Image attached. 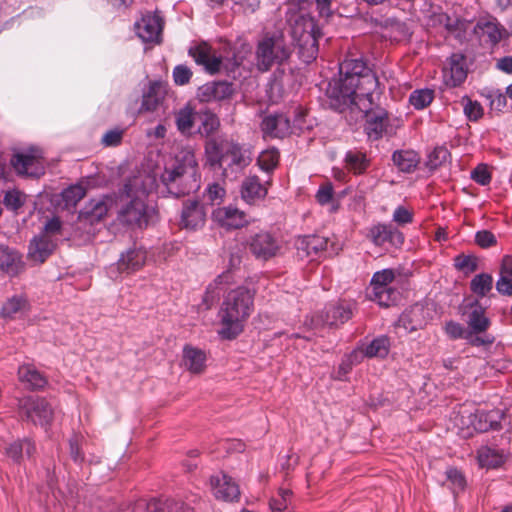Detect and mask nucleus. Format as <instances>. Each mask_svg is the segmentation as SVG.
<instances>
[{"instance_id":"nucleus-49","label":"nucleus","mask_w":512,"mask_h":512,"mask_svg":"<svg viewBox=\"0 0 512 512\" xmlns=\"http://www.w3.org/2000/svg\"><path fill=\"white\" fill-rule=\"evenodd\" d=\"M26 201V195L19 190H9L4 196L3 203L5 207L12 211L19 210Z\"/></svg>"},{"instance_id":"nucleus-53","label":"nucleus","mask_w":512,"mask_h":512,"mask_svg":"<svg viewBox=\"0 0 512 512\" xmlns=\"http://www.w3.org/2000/svg\"><path fill=\"white\" fill-rule=\"evenodd\" d=\"M124 135V129L114 128L106 131L102 138L101 144L105 147H116L121 144Z\"/></svg>"},{"instance_id":"nucleus-39","label":"nucleus","mask_w":512,"mask_h":512,"mask_svg":"<svg viewBox=\"0 0 512 512\" xmlns=\"http://www.w3.org/2000/svg\"><path fill=\"white\" fill-rule=\"evenodd\" d=\"M293 492L287 488H279L278 497L271 498L269 507L272 512H291Z\"/></svg>"},{"instance_id":"nucleus-28","label":"nucleus","mask_w":512,"mask_h":512,"mask_svg":"<svg viewBox=\"0 0 512 512\" xmlns=\"http://www.w3.org/2000/svg\"><path fill=\"white\" fill-rule=\"evenodd\" d=\"M435 19L439 25L453 35L459 41H463L466 37V31L468 30L471 22L460 18L456 15H449L447 13H439L435 16Z\"/></svg>"},{"instance_id":"nucleus-34","label":"nucleus","mask_w":512,"mask_h":512,"mask_svg":"<svg viewBox=\"0 0 512 512\" xmlns=\"http://www.w3.org/2000/svg\"><path fill=\"white\" fill-rule=\"evenodd\" d=\"M392 160L398 169L405 173L413 172L420 162L419 155L413 150L395 151Z\"/></svg>"},{"instance_id":"nucleus-5","label":"nucleus","mask_w":512,"mask_h":512,"mask_svg":"<svg viewBox=\"0 0 512 512\" xmlns=\"http://www.w3.org/2000/svg\"><path fill=\"white\" fill-rule=\"evenodd\" d=\"M291 54L282 36L265 37L259 41L256 49L257 67L266 72L275 64H282Z\"/></svg>"},{"instance_id":"nucleus-44","label":"nucleus","mask_w":512,"mask_h":512,"mask_svg":"<svg viewBox=\"0 0 512 512\" xmlns=\"http://www.w3.org/2000/svg\"><path fill=\"white\" fill-rule=\"evenodd\" d=\"M395 279V272L393 269H383L374 273L370 282V291L379 290L382 288L390 287L389 285Z\"/></svg>"},{"instance_id":"nucleus-10","label":"nucleus","mask_w":512,"mask_h":512,"mask_svg":"<svg viewBox=\"0 0 512 512\" xmlns=\"http://www.w3.org/2000/svg\"><path fill=\"white\" fill-rule=\"evenodd\" d=\"M118 220L128 226L142 228L148 224V213L145 202L134 198L124 205L119 213Z\"/></svg>"},{"instance_id":"nucleus-4","label":"nucleus","mask_w":512,"mask_h":512,"mask_svg":"<svg viewBox=\"0 0 512 512\" xmlns=\"http://www.w3.org/2000/svg\"><path fill=\"white\" fill-rule=\"evenodd\" d=\"M207 163L215 168L240 172L252 162L251 151L232 138H209L204 145Z\"/></svg>"},{"instance_id":"nucleus-31","label":"nucleus","mask_w":512,"mask_h":512,"mask_svg":"<svg viewBox=\"0 0 512 512\" xmlns=\"http://www.w3.org/2000/svg\"><path fill=\"white\" fill-rule=\"evenodd\" d=\"M18 378L28 389L38 390L44 388L47 378L33 365L23 364L18 369Z\"/></svg>"},{"instance_id":"nucleus-33","label":"nucleus","mask_w":512,"mask_h":512,"mask_svg":"<svg viewBox=\"0 0 512 512\" xmlns=\"http://www.w3.org/2000/svg\"><path fill=\"white\" fill-rule=\"evenodd\" d=\"M448 64L450 71L449 83L452 86L460 85L467 77L465 57L460 53H454L449 58Z\"/></svg>"},{"instance_id":"nucleus-40","label":"nucleus","mask_w":512,"mask_h":512,"mask_svg":"<svg viewBox=\"0 0 512 512\" xmlns=\"http://www.w3.org/2000/svg\"><path fill=\"white\" fill-rule=\"evenodd\" d=\"M369 298L377 302L380 306L389 307L397 302L399 292L392 287H386L369 291Z\"/></svg>"},{"instance_id":"nucleus-13","label":"nucleus","mask_w":512,"mask_h":512,"mask_svg":"<svg viewBox=\"0 0 512 512\" xmlns=\"http://www.w3.org/2000/svg\"><path fill=\"white\" fill-rule=\"evenodd\" d=\"M271 184L272 179L269 175L264 180L257 175H249L242 182L241 196L247 203H254L266 197Z\"/></svg>"},{"instance_id":"nucleus-15","label":"nucleus","mask_w":512,"mask_h":512,"mask_svg":"<svg viewBox=\"0 0 512 512\" xmlns=\"http://www.w3.org/2000/svg\"><path fill=\"white\" fill-rule=\"evenodd\" d=\"M212 218L218 225L227 230L239 229L248 223L245 212L232 206L215 209L212 213Z\"/></svg>"},{"instance_id":"nucleus-27","label":"nucleus","mask_w":512,"mask_h":512,"mask_svg":"<svg viewBox=\"0 0 512 512\" xmlns=\"http://www.w3.org/2000/svg\"><path fill=\"white\" fill-rule=\"evenodd\" d=\"M352 317V309L349 304L335 303L329 304L320 315L324 325L338 326L344 324Z\"/></svg>"},{"instance_id":"nucleus-37","label":"nucleus","mask_w":512,"mask_h":512,"mask_svg":"<svg viewBox=\"0 0 512 512\" xmlns=\"http://www.w3.org/2000/svg\"><path fill=\"white\" fill-rule=\"evenodd\" d=\"M346 168L354 174H362L370 165L366 153L359 150H349L345 155Z\"/></svg>"},{"instance_id":"nucleus-64","label":"nucleus","mask_w":512,"mask_h":512,"mask_svg":"<svg viewBox=\"0 0 512 512\" xmlns=\"http://www.w3.org/2000/svg\"><path fill=\"white\" fill-rule=\"evenodd\" d=\"M206 193L208 199L213 204L223 199L225 195V189L218 183H212L207 187Z\"/></svg>"},{"instance_id":"nucleus-25","label":"nucleus","mask_w":512,"mask_h":512,"mask_svg":"<svg viewBox=\"0 0 512 512\" xmlns=\"http://www.w3.org/2000/svg\"><path fill=\"white\" fill-rule=\"evenodd\" d=\"M166 85L161 81L150 82L147 91L143 93L139 113L154 112L166 96Z\"/></svg>"},{"instance_id":"nucleus-17","label":"nucleus","mask_w":512,"mask_h":512,"mask_svg":"<svg viewBox=\"0 0 512 512\" xmlns=\"http://www.w3.org/2000/svg\"><path fill=\"white\" fill-rule=\"evenodd\" d=\"M147 260V252L143 247L133 246L121 253L116 267L120 273L131 274L141 270Z\"/></svg>"},{"instance_id":"nucleus-8","label":"nucleus","mask_w":512,"mask_h":512,"mask_svg":"<svg viewBox=\"0 0 512 512\" xmlns=\"http://www.w3.org/2000/svg\"><path fill=\"white\" fill-rule=\"evenodd\" d=\"M248 247L255 258L263 261L277 256L281 249L279 240L267 231L252 235L248 241Z\"/></svg>"},{"instance_id":"nucleus-32","label":"nucleus","mask_w":512,"mask_h":512,"mask_svg":"<svg viewBox=\"0 0 512 512\" xmlns=\"http://www.w3.org/2000/svg\"><path fill=\"white\" fill-rule=\"evenodd\" d=\"M200 125L198 127V133L205 137L206 140L214 138L212 135L220 128L219 117L209 109H205L199 112ZM217 138H224L218 136Z\"/></svg>"},{"instance_id":"nucleus-50","label":"nucleus","mask_w":512,"mask_h":512,"mask_svg":"<svg viewBox=\"0 0 512 512\" xmlns=\"http://www.w3.org/2000/svg\"><path fill=\"white\" fill-rule=\"evenodd\" d=\"M450 156L449 151L445 147H436L430 154L427 160V167L430 170H436L443 163H445Z\"/></svg>"},{"instance_id":"nucleus-11","label":"nucleus","mask_w":512,"mask_h":512,"mask_svg":"<svg viewBox=\"0 0 512 512\" xmlns=\"http://www.w3.org/2000/svg\"><path fill=\"white\" fill-rule=\"evenodd\" d=\"M260 129L264 138L282 139L292 133L291 121L284 113L265 115L262 118Z\"/></svg>"},{"instance_id":"nucleus-41","label":"nucleus","mask_w":512,"mask_h":512,"mask_svg":"<svg viewBox=\"0 0 512 512\" xmlns=\"http://www.w3.org/2000/svg\"><path fill=\"white\" fill-rule=\"evenodd\" d=\"M390 348V342L388 337L381 336L375 338L368 344L364 350V354L367 357H380L384 358L388 355Z\"/></svg>"},{"instance_id":"nucleus-36","label":"nucleus","mask_w":512,"mask_h":512,"mask_svg":"<svg viewBox=\"0 0 512 512\" xmlns=\"http://www.w3.org/2000/svg\"><path fill=\"white\" fill-rule=\"evenodd\" d=\"M195 111L189 104L175 112V124L178 131L185 136L192 134L195 123Z\"/></svg>"},{"instance_id":"nucleus-48","label":"nucleus","mask_w":512,"mask_h":512,"mask_svg":"<svg viewBox=\"0 0 512 512\" xmlns=\"http://www.w3.org/2000/svg\"><path fill=\"white\" fill-rule=\"evenodd\" d=\"M86 189L80 185H72L62 192V198L66 206H76L85 197Z\"/></svg>"},{"instance_id":"nucleus-59","label":"nucleus","mask_w":512,"mask_h":512,"mask_svg":"<svg viewBox=\"0 0 512 512\" xmlns=\"http://www.w3.org/2000/svg\"><path fill=\"white\" fill-rule=\"evenodd\" d=\"M475 243L481 248H489L497 243L495 235L489 230H481L475 234Z\"/></svg>"},{"instance_id":"nucleus-43","label":"nucleus","mask_w":512,"mask_h":512,"mask_svg":"<svg viewBox=\"0 0 512 512\" xmlns=\"http://www.w3.org/2000/svg\"><path fill=\"white\" fill-rule=\"evenodd\" d=\"M279 152L276 149H268L260 153L257 159L259 168L270 174L278 165Z\"/></svg>"},{"instance_id":"nucleus-3","label":"nucleus","mask_w":512,"mask_h":512,"mask_svg":"<svg viewBox=\"0 0 512 512\" xmlns=\"http://www.w3.org/2000/svg\"><path fill=\"white\" fill-rule=\"evenodd\" d=\"M161 181L169 194L181 197L200 187L198 162L191 149H183L171 167H166Z\"/></svg>"},{"instance_id":"nucleus-51","label":"nucleus","mask_w":512,"mask_h":512,"mask_svg":"<svg viewBox=\"0 0 512 512\" xmlns=\"http://www.w3.org/2000/svg\"><path fill=\"white\" fill-rule=\"evenodd\" d=\"M211 54L212 49L206 43H202L189 49V55L193 57L194 61L198 65H203L204 63H207V60L211 56Z\"/></svg>"},{"instance_id":"nucleus-60","label":"nucleus","mask_w":512,"mask_h":512,"mask_svg":"<svg viewBox=\"0 0 512 512\" xmlns=\"http://www.w3.org/2000/svg\"><path fill=\"white\" fill-rule=\"evenodd\" d=\"M5 452L7 457H9L11 460L14 462H19L23 456V440L9 444L5 448Z\"/></svg>"},{"instance_id":"nucleus-58","label":"nucleus","mask_w":512,"mask_h":512,"mask_svg":"<svg viewBox=\"0 0 512 512\" xmlns=\"http://www.w3.org/2000/svg\"><path fill=\"white\" fill-rule=\"evenodd\" d=\"M471 178L478 184L486 186L491 182L492 176L486 164H479L471 172Z\"/></svg>"},{"instance_id":"nucleus-42","label":"nucleus","mask_w":512,"mask_h":512,"mask_svg":"<svg viewBox=\"0 0 512 512\" xmlns=\"http://www.w3.org/2000/svg\"><path fill=\"white\" fill-rule=\"evenodd\" d=\"M27 308V300L22 296H13L9 298L2 306L1 316L4 318H14L18 313Z\"/></svg>"},{"instance_id":"nucleus-20","label":"nucleus","mask_w":512,"mask_h":512,"mask_svg":"<svg viewBox=\"0 0 512 512\" xmlns=\"http://www.w3.org/2000/svg\"><path fill=\"white\" fill-rule=\"evenodd\" d=\"M210 481L213 494L217 499L224 501H234L239 498V486L230 476L224 473H220L218 475L212 476Z\"/></svg>"},{"instance_id":"nucleus-9","label":"nucleus","mask_w":512,"mask_h":512,"mask_svg":"<svg viewBox=\"0 0 512 512\" xmlns=\"http://www.w3.org/2000/svg\"><path fill=\"white\" fill-rule=\"evenodd\" d=\"M19 406L22 415H25L27 419H30L35 424L44 426L52 420L53 410L43 398L27 397L20 401Z\"/></svg>"},{"instance_id":"nucleus-47","label":"nucleus","mask_w":512,"mask_h":512,"mask_svg":"<svg viewBox=\"0 0 512 512\" xmlns=\"http://www.w3.org/2000/svg\"><path fill=\"white\" fill-rule=\"evenodd\" d=\"M454 267L465 275L471 274L478 269L477 258L472 255L459 254L454 258Z\"/></svg>"},{"instance_id":"nucleus-38","label":"nucleus","mask_w":512,"mask_h":512,"mask_svg":"<svg viewBox=\"0 0 512 512\" xmlns=\"http://www.w3.org/2000/svg\"><path fill=\"white\" fill-rule=\"evenodd\" d=\"M493 277L488 273L475 275L470 281V290L480 298L488 295L493 288Z\"/></svg>"},{"instance_id":"nucleus-7","label":"nucleus","mask_w":512,"mask_h":512,"mask_svg":"<svg viewBox=\"0 0 512 512\" xmlns=\"http://www.w3.org/2000/svg\"><path fill=\"white\" fill-rule=\"evenodd\" d=\"M366 237L377 247L390 246L401 248L404 243L403 233L387 223H377L368 228Z\"/></svg>"},{"instance_id":"nucleus-29","label":"nucleus","mask_w":512,"mask_h":512,"mask_svg":"<svg viewBox=\"0 0 512 512\" xmlns=\"http://www.w3.org/2000/svg\"><path fill=\"white\" fill-rule=\"evenodd\" d=\"M473 31L482 43L491 46H494L502 39V30L493 20H479L474 26Z\"/></svg>"},{"instance_id":"nucleus-22","label":"nucleus","mask_w":512,"mask_h":512,"mask_svg":"<svg viewBox=\"0 0 512 512\" xmlns=\"http://www.w3.org/2000/svg\"><path fill=\"white\" fill-rule=\"evenodd\" d=\"M25 269L22 255L15 249L0 244V270L10 277L18 276Z\"/></svg>"},{"instance_id":"nucleus-52","label":"nucleus","mask_w":512,"mask_h":512,"mask_svg":"<svg viewBox=\"0 0 512 512\" xmlns=\"http://www.w3.org/2000/svg\"><path fill=\"white\" fill-rule=\"evenodd\" d=\"M193 76L192 70L183 64L177 65L174 67L172 72V77L174 83L177 86H184L188 84Z\"/></svg>"},{"instance_id":"nucleus-61","label":"nucleus","mask_w":512,"mask_h":512,"mask_svg":"<svg viewBox=\"0 0 512 512\" xmlns=\"http://www.w3.org/2000/svg\"><path fill=\"white\" fill-rule=\"evenodd\" d=\"M496 290L504 296H512V277L500 274L496 282Z\"/></svg>"},{"instance_id":"nucleus-57","label":"nucleus","mask_w":512,"mask_h":512,"mask_svg":"<svg viewBox=\"0 0 512 512\" xmlns=\"http://www.w3.org/2000/svg\"><path fill=\"white\" fill-rule=\"evenodd\" d=\"M308 24H309L311 30L309 32H307L306 35H303L302 38H303V41L305 42V44H310V47L308 49L309 53H310L309 57L314 59L316 57V53L318 51V43H317L318 29L312 21H309Z\"/></svg>"},{"instance_id":"nucleus-45","label":"nucleus","mask_w":512,"mask_h":512,"mask_svg":"<svg viewBox=\"0 0 512 512\" xmlns=\"http://www.w3.org/2000/svg\"><path fill=\"white\" fill-rule=\"evenodd\" d=\"M446 478L454 495L462 492L466 487V478L457 468L450 467L446 470Z\"/></svg>"},{"instance_id":"nucleus-63","label":"nucleus","mask_w":512,"mask_h":512,"mask_svg":"<svg viewBox=\"0 0 512 512\" xmlns=\"http://www.w3.org/2000/svg\"><path fill=\"white\" fill-rule=\"evenodd\" d=\"M234 5L238 7V11L244 14L254 13L260 5L259 0H234Z\"/></svg>"},{"instance_id":"nucleus-56","label":"nucleus","mask_w":512,"mask_h":512,"mask_svg":"<svg viewBox=\"0 0 512 512\" xmlns=\"http://www.w3.org/2000/svg\"><path fill=\"white\" fill-rule=\"evenodd\" d=\"M360 358H362V354L358 351H353L347 355L339 365L338 378L341 379L343 376L348 374L351 371L353 365L360 361Z\"/></svg>"},{"instance_id":"nucleus-6","label":"nucleus","mask_w":512,"mask_h":512,"mask_svg":"<svg viewBox=\"0 0 512 512\" xmlns=\"http://www.w3.org/2000/svg\"><path fill=\"white\" fill-rule=\"evenodd\" d=\"M108 212L107 200L104 198L92 199L80 211L77 221L74 224L75 236L89 239L95 234L94 224L99 223Z\"/></svg>"},{"instance_id":"nucleus-16","label":"nucleus","mask_w":512,"mask_h":512,"mask_svg":"<svg viewBox=\"0 0 512 512\" xmlns=\"http://www.w3.org/2000/svg\"><path fill=\"white\" fill-rule=\"evenodd\" d=\"M504 414L501 410L495 409L491 411L477 410L475 413L468 415L469 423L477 432H487L489 430H499L501 428V420Z\"/></svg>"},{"instance_id":"nucleus-35","label":"nucleus","mask_w":512,"mask_h":512,"mask_svg":"<svg viewBox=\"0 0 512 512\" xmlns=\"http://www.w3.org/2000/svg\"><path fill=\"white\" fill-rule=\"evenodd\" d=\"M471 312L468 315V326L470 332L478 334L485 332L490 326V320L485 316V309L477 302L471 305Z\"/></svg>"},{"instance_id":"nucleus-2","label":"nucleus","mask_w":512,"mask_h":512,"mask_svg":"<svg viewBox=\"0 0 512 512\" xmlns=\"http://www.w3.org/2000/svg\"><path fill=\"white\" fill-rule=\"evenodd\" d=\"M254 309V292L246 287L231 290L219 310V336L224 340L235 339L244 330V324Z\"/></svg>"},{"instance_id":"nucleus-21","label":"nucleus","mask_w":512,"mask_h":512,"mask_svg":"<svg viewBox=\"0 0 512 512\" xmlns=\"http://www.w3.org/2000/svg\"><path fill=\"white\" fill-rule=\"evenodd\" d=\"M204 206L197 200H187L183 204L180 224L183 228L195 230L205 223Z\"/></svg>"},{"instance_id":"nucleus-54","label":"nucleus","mask_w":512,"mask_h":512,"mask_svg":"<svg viewBox=\"0 0 512 512\" xmlns=\"http://www.w3.org/2000/svg\"><path fill=\"white\" fill-rule=\"evenodd\" d=\"M445 332L449 338L455 339H469L472 332L466 331V329L458 322L449 321L445 325Z\"/></svg>"},{"instance_id":"nucleus-1","label":"nucleus","mask_w":512,"mask_h":512,"mask_svg":"<svg viewBox=\"0 0 512 512\" xmlns=\"http://www.w3.org/2000/svg\"><path fill=\"white\" fill-rule=\"evenodd\" d=\"M340 77L329 83L328 96L338 107L355 106L365 116L364 130L371 140L392 135L388 112L375 103L373 94L379 81L363 58H345L339 64Z\"/></svg>"},{"instance_id":"nucleus-14","label":"nucleus","mask_w":512,"mask_h":512,"mask_svg":"<svg viewBox=\"0 0 512 512\" xmlns=\"http://www.w3.org/2000/svg\"><path fill=\"white\" fill-rule=\"evenodd\" d=\"M429 321V312L421 304H414L406 309L399 317L397 326L407 332L423 329Z\"/></svg>"},{"instance_id":"nucleus-12","label":"nucleus","mask_w":512,"mask_h":512,"mask_svg":"<svg viewBox=\"0 0 512 512\" xmlns=\"http://www.w3.org/2000/svg\"><path fill=\"white\" fill-rule=\"evenodd\" d=\"M163 24L164 22L159 15L147 13L136 22V33L143 42L160 43Z\"/></svg>"},{"instance_id":"nucleus-55","label":"nucleus","mask_w":512,"mask_h":512,"mask_svg":"<svg viewBox=\"0 0 512 512\" xmlns=\"http://www.w3.org/2000/svg\"><path fill=\"white\" fill-rule=\"evenodd\" d=\"M463 101H466L464 114L470 121H477L483 116V108L479 102L472 101L468 97H464Z\"/></svg>"},{"instance_id":"nucleus-62","label":"nucleus","mask_w":512,"mask_h":512,"mask_svg":"<svg viewBox=\"0 0 512 512\" xmlns=\"http://www.w3.org/2000/svg\"><path fill=\"white\" fill-rule=\"evenodd\" d=\"M393 221L405 225L413 221V214L403 206H399L393 213Z\"/></svg>"},{"instance_id":"nucleus-24","label":"nucleus","mask_w":512,"mask_h":512,"mask_svg":"<svg viewBox=\"0 0 512 512\" xmlns=\"http://www.w3.org/2000/svg\"><path fill=\"white\" fill-rule=\"evenodd\" d=\"M133 512H193V509L183 502L159 500H139L136 502Z\"/></svg>"},{"instance_id":"nucleus-26","label":"nucleus","mask_w":512,"mask_h":512,"mask_svg":"<svg viewBox=\"0 0 512 512\" xmlns=\"http://www.w3.org/2000/svg\"><path fill=\"white\" fill-rule=\"evenodd\" d=\"M56 247L55 242L47 234L35 236L29 244L28 258L43 263L53 253Z\"/></svg>"},{"instance_id":"nucleus-18","label":"nucleus","mask_w":512,"mask_h":512,"mask_svg":"<svg viewBox=\"0 0 512 512\" xmlns=\"http://www.w3.org/2000/svg\"><path fill=\"white\" fill-rule=\"evenodd\" d=\"M329 239L320 235H306L299 237L296 241L297 255L304 259L318 256L328 248Z\"/></svg>"},{"instance_id":"nucleus-23","label":"nucleus","mask_w":512,"mask_h":512,"mask_svg":"<svg viewBox=\"0 0 512 512\" xmlns=\"http://www.w3.org/2000/svg\"><path fill=\"white\" fill-rule=\"evenodd\" d=\"M10 164L19 175L38 177L42 173L39 157L33 151L14 154Z\"/></svg>"},{"instance_id":"nucleus-46","label":"nucleus","mask_w":512,"mask_h":512,"mask_svg":"<svg viewBox=\"0 0 512 512\" xmlns=\"http://www.w3.org/2000/svg\"><path fill=\"white\" fill-rule=\"evenodd\" d=\"M434 99V91L432 89L415 90L409 97V102L416 109H423L430 105Z\"/></svg>"},{"instance_id":"nucleus-19","label":"nucleus","mask_w":512,"mask_h":512,"mask_svg":"<svg viewBox=\"0 0 512 512\" xmlns=\"http://www.w3.org/2000/svg\"><path fill=\"white\" fill-rule=\"evenodd\" d=\"M233 92L232 83L213 81L199 87L197 96L201 102H213L230 98Z\"/></svg>"},{"instance_id":"nucleus-30","label":"nucleus","mask_w":512,"mask_h":512,"mask_svg":"<svg viewBox=\"0 0 512 512\" xmlns=\"http://www.w3.org/2000/svg\"><path fill=\"white\" fill-rule=\"evenodd\" d=\"M182 362L188 371L193 374H200L206 367V354L199 348L185 345Z\"/></svg>"}]
</instances>
